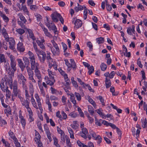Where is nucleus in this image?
<instances>
[{
  "label": "nucleus",
  "instance_id": "obj_51",
  "mask_svg": "<svg viewBox=\"0 0 147 147\" xmlns=\"http://www.w3.org/2000/svg\"><path fill=\"white\" fill-rule=\"evenodd\" d=\"M95 124L96 125H98L99 126L101 125V124L100 123V121H102V119H100L98 121L96 117H95Z\"/></svg>",
  "mask_w": 147,
  "mask_h": 147
},
{
  "label": "nucleus",
  "instance_id": "obj_21",
  "mask_svg": "<svg viewBox=\"0 0 147 147\" xmlns=\"http://www.w3.org/2000/svg\"><path fill=\"white\" fill-rule=\"evenodd\" d=\"M29 77L34 76V73L32 69L30 67L26 69Z\"/></svg>",
  "mask_w": 147,
  "mask_h": 147
},
{
  "label": "nucleus",
  "instance_id": "obj_43",
  "mask_svg": "<svg viewBox=\"0 0 147 147\" xmlns=\"http://www.w3.org/2000/svg\"><path fill=\"white\" fill-rule=\"evenodd\" d=\"M9 75V77L8 78V80H7V82L9 84H13V80L12 77L14 76V75L12 76L11 75Z\"/></svg>",
  "mask_w": 147,
  "mask_h": 147
},
{
  "label": "nucleus",
  "instance_id": "obj_4",
  "mask_svg": "<svg viewBox=\"0 0 147 147\" xmlns=\"http://www.w3.org/2000/svg\"><path fill=\"white\" fill-rule=\"evenodd\" d=\"M5 63V68L7 72L8 73V74L9 75H11L12 76H13L15 71L16 70H14L13 69H12V68H10V67L9 65L8 62H7Z\"/></svg>",
  "mask_w": 147,
  "mask_h": 147
},
{
  "label": "nucleus",
  "instance_id": "obj_34",
  "mask_svg": "<svg viewBox=\"0 0 147 147\" xmlns=\"http://www.w3.org/2000/svg\"><path fill=\"white\" fill-rule=\"evenodd\" d=\"M46 134L47 135L48 138L50 140H52L51 137V134L49 129H47L46 131Z\"/></svg>",
  "mask_w": 147,
  "mask_h": 147
},
{
  "label": "nucleus",
  "instance_id": "obj_13",
  "mask_svg": "<svg viewBox=\"0 0 147 147\" xmlns=\"http://www.w3.org/2000/svg\"><path fill=\"white\" fill-rule=\"evenodd\" d=\"M23 61L25 65V66L26 69L30 67L29 66L30 65L29 59L26 57H25L23 58Z\"/></svg>",
  "mask_w": 147,
  "mask_h": 147
},
{
  "label": "nucleus",
  "instance_id": "obj_9",
  "mask_svg": "<svg viewBox=\"0 0 147 147\" xmlns=\"http://www.w3.org/2000/svg\"><path fill=\"white\" fill-rule=\"evenodd\" d=\"M17 50L20 53L23 52L25 50V48L23 44L21 42H19L17 44Z\"/></svg>",
  "mask_w": 147,
  "mask_h": 147
},
{
  "label": "nucleus",
  "instance_id": "obj_2",
  "mask_svg": "<svg viewBox=\"0 0 147 147\" xmlns=\"http://www.w3.org/2000/svg\"><path fill=\"white\" fill-rule=\"evenodd\" d=\"M5 40L9 42V48L11 50H14L15 49V42L14 39L13 37H5Z\"/></svg>",
  "mask_w": 147,
  "mask_h": 147
},
{
  "label": "nucleus",
  "instance_id": "obj_42",
  "mask_svg": "<svg viewBox=\"0 0 147 147\" xmlns=\"http://www.w3.org/2000/svg\"><path fill=\"white\" fill-rule=\"evenodd\" d=\"M57 131L58 132L59 134H61V135L62 136L65 135L63 131L62 130H61L59 127H57Z\"/></svg>",
  "mask_w": 147,
  "mask_h": 147
},
{
  "label": "nucleus",
  "instance_id": "obj_19",
  "mask_svg": "<svg viewBox=\"0 0 147 147\" xmlns=\"http://www.w3.org/2000/svg\"><path fill=\"white\" fill-rule=\"evenodd\" d=\"M78 7H75V9L76 12H78L79 11H82L83 9H84V6H85L84 5L82 6L78 3Z\"/></svg>",
  "mask_w": 147,
  "mask_h": 147
},
{
  "label": "nucleus",
  "instance_id": "obj_59",
  "mask_svg": "<svg viewBox=\"0 0 147 147\" xmlns=\"http://www.w3.org/2000/svg\"><path fill=\"white\" fill-rule=\"evenodd\" d=\"M8 134L9 136L11 138L15 136L14 133L11 130L9 131Z\"/></svg>",
  "mask_w": 147,
  "mask_h": 147
},
{
  "label": "nucleus",
  "instance_id": "obj_55",
  "mask_svg": "<svg viewBox=\"0 0 147 147\" xmlns=\"http://www.w3.org/2000/svg\"><path fill=\"white\" fill-rule=\"evenodd\" d=\"M47 23L45 22V24L47 26V27L49 29H50V28L52 29V25L51 24L52 23H53L52 22L51 23L49 21L48 22H47Z\"/></svg>",
  "mask_w": 147,
  "mask_h": 147
},
{
  "label": "nucleus",
  "instance_id": "obj_1",
  "mask_svg": "<svg viewBox=\"0 0 147 147\" xmlns=\"http://www.w3.org/2000/svg\"><path fill=\"white\" fill-rule=\"evenodd\" d=\"M39 60L41 63H44L46 58V53L42 50H40L36 53Z\"/></svg>",
  "mask_w": 147,
  "mask_h": 147
},
{
  "label": "nucleus",
  "instance_id": "obj_37",
  "mask_svg": "<svg viewBox=\"0 0 147 147\" xmlns=\"http://www.w3.org/2000/svg\"><path fill=\"white\" fill-rule=\"evenodd\" d=\"M4 111L5 113H8L9 114H11V109L9 107L5 109Z\"/></svg>",
  "mask_w": 147,
  "mask_h": 147
},
{
  "label": "nucleus",
  "instance_id": "obj_50",
  "mask_svg": "<svg viewBox=\"0 0 147 147\" xmlns=\"http://www.w3.org/2000/svg\"><path fill=\"white\" fill-rule=\"evenodd\" d=\"M2 32L3 36L7 37L8 36L6 29L4 28H3Z\"/></svg>",
  "mask_w": 147,
  "mask_h": 147
},
{
  "label": "nucleus",
  "instance_id": "obj_38",
  "mask_svg": "<svg viewBox=\"0 0 147 147\" xmlns=\"http://www.w3.org/2000/svg\"><path fill=\"white\" fill-rule=\"evenodd\" d=\"M96 98L100 100V102L102 103V105L104 106L105 104L104 102V100L102 97L100 96H98L96 97Z\"/></svg>",
  "mask_w": 147,
  "mask_h": 147
},
{
  "label": "nucleus",
  "instance_id": "obj_40",
  "mask_svg": "<svg viewBox=\"0 0 147 147\" xmlns=\"http://www.w3.org/2000/svg\"><path fill=\"white\" fill-rule=\"evenodd\" d=\"M47 56H46V58L49 61V62L52 61H53V59L50 56V53L49 52V53L47 52Z\"/></svg>",
  "mask_w": 147,
  "mask_h": 147
},
{
  "label": "nucleus",
  "instance_id": "obj_41",
  "mask_svg": "<svg viewBox=\"0 0 147 147\" xmlns=\"http://www.w3.org/2000/svg\"><path fill=\"white\" fill-rule=\"evenodd\" d=\"M1 141L3 144L5 145V147L7 146L8 147H9V146H10V144L8 142H7L5 141L4 139L2 138V139Z\"/></svg>",
  "mask_w": 147,
  "mask_h": 147
},
{
  "label": "nucleus",
  "instance_id": "obj_39",
  "mask_svg": "<svg viewBox=\"0 0 147 147\" xmlns=\"http://www.w3.org/2000/svg\"><path fill=\"white\" fill-rule=\"evenodd\" d=\"M106 2V8L107 11H110L112 9V8L111 5L107 4V0H105Z\"/></svg>",
  "mask_w": 147,
  "mask_h": 147
},
{
  "label": "nucleus",
  "instance_id": "obj_15",
  "mask_svg": "<svg viewBox=\"0 0 147 147\" xmlns=\"http://www.w3.org/2000/svg\"><path fill=\"white\" fill-rule=\"evenodd\" d=\"M49 68L51 69L53 67L55 70H57V64L55 61L53 62L52 61L49 62Z\"/></svg>",
  "mask_w": 147,
  "mask_h": 147
},
{
  "label": "nucleus",
  "instance_id": "obj_11",
  "mask_svg": "<svg viewBox=\"0 0 147 147\" xmlns=\"http://www.w3.org/2000/svg\"><path fill=\"white\" fill-rule=\"evenodd\" d=\"M60 16V14L57 12H54L51 15L52 19L54 22H57L58 21L57 18H59Z\"/></svg>",
  "mask_w": 147,
  "mask_h": 147
},
{
  "label": "nucleus",
  "instance_id": "obj_57",
  "mask_svg": "<svg viewBox=\"0 0 147 147\" xmlns=\"http://www.w3.org/2000/svg\"><path fill=\"white\" fill-rule=\"evenodd\" d=\"M28 54L29 55L30 57V60H31L32 58H33L35 59L34 54L30 51H28Z\"/></svg>",
  "mask_w": 147,
  "mask_h": 147
},
{
  "label": "nucleus",
  "instance_id": "obj_32",
  "mask_svg": "<svg viewBox=\"0 0 147 147\" xmlns=\"http://www.w3.org/2000/svg\"><path fill=\"white\" fill-rule=\"evenodd\" d=\"M0 61L1 62L6 63V61L3 54H0Z\"/></svg>",
  "mask_w": 147,
  "mask_h": 147
},
{
  "label": "nucleus",
  "instance_id": "obj_52",
  "mask_svg": "<svg viewBox=\"0 0 147 147\" xmlns=\"http://www.w3.org/2000/svg\"><path fill=\"white\" fill-rule=\"evenodd\" d=\"M16 31L18 33L21 34H23L25 32L24 30L20 28L17 29Z\"/></svg>",
  "mask_w": 147,
  "mask_h": 147
},
{
  "label": "nucleus",
  "instance_id": "obj_12",
  "mask_svg": "<svg viewBox=\"0 0 147 147\" xmlns=\"http://www.w3.org/2000/svg\"><path fill=\"white\" fill-rule=\"evenodd\" d=\"M17 61L18 63V65L21 69L22 71H23L26 67L24 63L23 62L22 59H18Z\"/></svg>",
  "mask_w": 147,
  "mask_h": 147
},
{
  "label": "nucleus",
  "instance_id": "obj_58",
  "mask_svg": "<svg viewBox=\"0 0 147 147\" xmlns=\"http://www.w3.org/2000/svg\"><path fill=\"white\" fill-rule=\"evenodd\" d=\"M11 95V92L10 91H6V96L8 98H10Z\"/></svg>",
  "mask_w": 147,
  "mask_h": 147
},
{
  "label": "nucleus",
  "instance_id": "obj_6",
  "mask_svg": "<svg viewBox=\"0 0 147 147\" xmlns=\"http://www.w3.org/2000/svg\"><path fill=\"white\" fill-rule=\"evenodd\" d=\"M34 72L38 80V85L40 86L41 85L42 81L41 75L38 69H35L34 70Z\"/></svg>",
  "mask_w": 147,
  "mask_h": 147
},
{
  "label": "nucleus",
  "instance_id": "obj_24",
  "mask_svg": "<svg viewBox=\"0 0 147 147\" xmlns=\"http://www.w3.org/2000/svg\"><path fill=\"white\" fill-rule=\"evenodd\" d=\"M18 16H19L20 20L22 21V22L24 23H25L26 22V20L22 13H19L18 14Z\"/></svg>",
  "mask_w": 147,
  "mask_h": 147
},
{
  "label": "nucleus",
  "instance_id": "obj_7",
  "mask_svg": "<svg viewBox=\"0 0 147 147\" xmlns=\"http://www.w3.org/2000/svg\"><path fill=\"white\" fill-rule=\"evenodd\" d=\"M73 23L75 25V28L77 29L80 27L82 25V21L75 18H73Z\"/></svg>",
  "mask_w": 147,
  "mask_h": 147
},
{
  "label": "nucleus",
  "instance_id": "obj_16",
  "mask_svg": "<svg viewBox=\"0 0 147 147\" xmlns=\"http://www.w3.org/2000/svg\"><path fill=\"white\" fill-rule=\"evenodd\" d=\"M50 90L51 93L53 94H55L56 95H58L59 94L60 95H61L62 94V92L61 91L59 92L58 90L53 88L52 87H51Z\"/></svg>",
  "mask_w": 147,
  "mask_h": 147
},
{
  "label": "nucleus",
  "instance_id": "obj_31",
  "mask_svg": "<svg viewBox=\"0 0 147 147\" xmlns=\"http://www.w3.org/2000/svg\"><path fill=\"white\" fill-rule=\"evenodd\" d=\"M64 61H65L66 65L68 67V70L69 71L71 69H70V68L71 67V64L69 62V61L67 59H65Z\"/></svg>",
  "mask_w": 147,
  "mask_h": 147
},
{
  "label": "nucleus",
  "instance_id": "obj_54",
  "mask_svg": "<svg viewBox=\"0 0 147 147\" xmlns=\"http://www.w3.org/2000/svg\"><path fill=\"white\" fill-rule=\"evenodd\" d=\"M18 24L23 29L26 28L23 22H22L21 21H18Z\"/></svg>",
  "mask_w": 147,
  "mask_h": 147
},
{
  "label": "nucleus",
  "instance_id": "obj_22",
  "mask_svg": "<svg viewBox=\"0 0 147 147\" xmlns=\"http://www.w3.org/2000/svg\"><path fill=\"white\" fill-rule=\"evenodd\" d=\"M88 111L90 113V115H92L94 113V111L91 105L88 106Z\"/></svg>",
  "mask_w": 147,
  "mask_h": 147
},
{
  "label": "nucleus",
  "instance_id": "obj_30",
  "mask_svg": "<svg viewBox=\"0 0 147 147\" xmlns=\"http://www.w3.org/2000/svg\"><path fill=\"white\" fill-rule=\"evenodd\" d=\"M94 139L98 141L97 142V144L99 145H100V143L101 142L102 138L100 135H98L96 136V138H94Z\"/></svg>",
  "mask_w": 147,
  "mask_h": 147
},
{
  "label": "nucleus",
  "instance_id": "obj_46",
  "mask_svg": "<svg viewBox=\"0 0 147 147\" xmlns=\"http://www.w3.org/2000/svg\"><path fill=\"white\" fill-rule=\"evenodd\" d=\"M36 136L35 138V141L37 142V141H40V136L38 133L36 134Z\"/></svg>",
  "mask_w": 147,
  "mask_h": 147
},
{
  "label": "nucleus",
  "instance_id": "obj_56",
  "mask_svg": "<svg viewBox=\"0 0 147 147\" xmlns=\"http://www.w3.org/2000/svg\"><path fill=\"white\" fill-rule=\"evenodd\" d=\"M77 80L78 82L80 83L81 85L83 86L84 87H85L84 85L85 84L84 82H82L80 78H77Z\"/></svg>",
  "mask_w": 147,
  "mask_h": 147
},
{
  "label": "nucleus",
  "instance_id": "obj_48",
  "mask_svg": "<svg viewBox=\"0 0 147 147\" xmlns=\"http://www.w3.org/2000/svg\"><path fill=\"white\" fill-rule=\"evenodd\" d=\"M43 31L44 32V33L45 34V35L47 36H49L50 35V33L48 32V30L47 29L45 28H43Z\"/></svg>",
  "mask_w": 147,
  "mask_h": 147
},
{
  "label": "nucleus",
  "instance_id": "obj_23",
  "mask_svg": "<svg viewBox=\"0 0 147 147\" xmlns=\"http://www.w3.org/2000/svg\"><path fill=\"white\" fill-rule=\"evenodd\" d=\"M18 80H22V82L26 81V79L24 75L21 74H19L18 76Z\"/></svg>",
  "mask_w": 147,
  "mask_h": 147
},
{
  "label": "nucleus",
  "instance_id": "obj_5",
  "mask_svg": "<svg viewBox=\"0 0 147 147\" xmlns=\"http://www.w3.org/2000/svg\"><path fill=\"white\" fill-rule=\"evenodd\" d=\"M53 47L55 48V50L52 46L50 47V48L51 49V52H52L53 55H59V54L60 50L57 44L54 43V44L53 45Z\"/></svg>",
  "mask_w": 147,
  "mask_h": 147
},
{
  "label": "nucleus",
  "instance_id": "obj_14",
  "mask_svg": "<svg viewBox=\"0 0 147 147\" xmlns=\"http://www.w3.org/2000/svg\"><path fill=\"white\" fill-rule=\"evenodd\" d=\"M45 79L46 80V82L47 84L51 86H52L54 84V83L55 82V80H49V78L47 77L45 78Z\"/></svg>",
  "mask_w": 147,
  "mask_h": 147
},
{
  "label": "nucleus",
  "instance_id": "obj_28",
  "mask_svg": "<svg viewBox=\"0 0 147 147\" xmlns=\"http://www.w3.org/2000/svg\"><path fill=\"white\" fill-rule=\"evenodd\" d=\"M65 138H66V143L67 146L68 147H71V144L70 142L69 138L67 136H65Z\"/></svg>",
  "mask_w": 147,
  "mask_h": 147
},
{
  "label": "nucleus",
  "instance_id": "obj_29",
  "mask_svg": "<svg viewBox=\"0 0 147 147\" xmlns=\"http://www.w3.org/2000/svg\"><path fill=\"white\" fill-rule=\"evenodd\" d=\"M88 99L89 102L92 104L95 108H96L95 107L96 106V105L95 102L92 100V99L89 96L88 97Z\"/></svg>",
  "mask_w": 147,
  "mask_h": 147
},
{
  "label": "nucleus",
  "instance_id": "obj_45",
  "mask_svg": "<svg viewBox=\"0 0 147 147\" xmlns=\"http://www.w3.org/2000/svg\"><path fill=\"white\" fill-rule=\"evenodd\" d=\"M87 45L89 47L90 50L92 51V49L93 45L91 42L90 41L88 42L87 43Z\"/></svg>",
  "mask_w": 147,
  "mask_h": 147
},
{
  "label": "nucleus",
  "instance_id": "obj_35",
  "mask_svg": "<svg viewBox=\"0 0 147 147\" xmlns=\"http://www.w3.org/2000/svg\"><path fill=\"white\" fill-rule=\"evenodd\" d=\"M49 75V76L50 79L52 80H55L54 79V77L53 76L54 74H53V73L51 71H49L48 70Z\"/></svg>",
  "mask_w": 147,
  "mask_h": 147
},
{
  "label": "nucleus",
  "instance_id": "obj_36",
  "mask_svg": "<svg viewBox=\"0 0 147 147\" xmlns=\"http://www.w3.org/2000/svg\"><path fill=\"white\" fill-rule=\"evenodd\" d=\"M88 68L89 70L88 73L89 75H90L93 72L94 69V68L92 66H90Z\"/></svg>",
  "mask_w": 147,
  "mask_h": 147
},
{
  "label": "nucleus",
  "instance_id": "obj_61",
  "mask_svg": "<svg viewBox=\"0 0 147 147\" xmlns=\"http://www.w3.org/2000/svg\"><path fill=\"white\" fill-rule=\"evenodd\" d=\"M26 81L22 82V87L24 89L26 90L27 89V86L26 84Z\"/></svg>",
  "mask_w": 147,
  "mask_h": 147
},
{
  "label": "nucleus",
  "instance_id": "obj_8",
  "mask_svg": "<svg viewBox=\"0 0 147 147\" xmlns=\"http://www.w3.org/2000/svg\"><path fill=\"white\" fill-rule=\"evenodd\" d=\"M30 63L32 69L34 70L35 69H38L39 64L37 62L36 63L35 59L32 58L30 60Z\"/></svg>",
  "mask_w": 147,
  "mask_h": 147
},
{
  "label": "nucleus",
  "instance_id": "obj_10",
  "mask_svg": "<svg viewBox=\"0 0 147 147\" xmlns=\"http://www.w3.org/2000/svg\"><path fill=\"white\" fill-rule=\"evenodd\" d=\"M13 94L14 96H17L18 92L17 86V82L16 80L14 81L13 83Z\"/></svg>",
  "mask_w": 147,
  "mask_h": 147
},
{
  "label": "nucleus",
  "instance_id": "obj_26",
  "mask_svg": "<svg viewBox=\"0 0 147 147\" xmlns=\"http://www.w3.org/2000/svg\"><path fill=\"white\" fill-rule=\"evenodd\" d=\"M96 42L98 44L102 43L104 42V39L103 37H98L96 39Z\"/></svg>",
  "mask_w": 147,
  "mask_h": 147
},
{
  "label": "nucleus",
  "instance_id": "obj_63",
  "mask_svg": "<svg viewBox=\"0 0 147 147\" xmlns=\"http://www.w3.org/2000/svg\"><path fill=\"white\" fill-rule=\"evenodd\" d=\"M85 87H88V89L90 91L92 92H94V90L91 88V87L90 86L89 84H85Z\"/></svg>",
  "mask_w": 147,
  "mask_h": 147
},
{
  "label": "nucleus",
  "instance_id": "obj_3",
  "mask_svg": "<svg viewBox=\"0 0 147 147\" xmlns=\"http://www.w3.org/2000/svg\"><path fill=\"white\" fill-rule=\"evenodd\" d=\"M9 57L10 59V65L12 69H13L14 71L16 70V63L15 60V57L12 55L9 56Z\"/></svg>",
  "mask_w": 147,
  "mask_h": 147
},
{
  "label": "nucleus",
  "instance_id": "obj_47",
  "mask_svg": "<svg viewBox=\"0 0 147 147\" xmlns=\"http://www.w3.org/2000/svg\"><path fill=\"white\" fill-rule=\"evenodd\" d=\"M75 95L76 97L77 98V100L79 101H80L81 99V96L80 94L78 93L75 92Z\"/></svg>",
  "mask_w": 147,
  "mask_h": 147
},
{
  "label": "nucleus",
  "instance_id": "obj_64",
  "mask_svg": "<svg viewBox=\"0 0 147 147\" xmlns=\"http://www.w3.org/2000/svg\"><path fill=\"white\" fill-rule=\"evenodd\" d=\"M33 43L34 48L36 53L37 52L39 51H40V50L38 49L37 46L36 44H35L34 43V42H33Z\"/></svg>",
  "mask_w": 147,
  "mask_h": 147
},
{
  "label": "nucleus",
  "instance_id": "obj_20",
  "mask_svg": "<svg viewBox=\"0 0 147 147\" xmlns=\"http://www.w3.org/2000/svg\"><path fill=\"white\" fill-rule=\"evenodd\" d=\"M67 129L70 134V138L72 139H74V132L73 130L70 127H67Z\"/></svg>",
  "mask_w": 147,
  "mask_h": 147
},
{
  "label": "nucleus",
  "instance_id": "obj_25",
  "mask_svg": "<svg viewBox=\"0 0 147 147\" xmlns=\"http://www.w3.org/2000/svg\"><path fill=\"white\" fill-rule=\"evenodd\" d=\"M51 24L52 25V30L53 31L55 35L58 34V32L57 30V28L55 24L53 23H52Z\"/></svg>",
  "mask_w": 147,
  "mask_h": 147
},
{
  "label": "nucleus",
  "instance_id": "obj_33",
  "mask_svg": "<svg viewBox=\"0 0 147 147\" xmlns=\"http://www.w3.org/2000/svg\"><path fill=\"white\" fill-rule=\"evenodd\" d=\"M100 67L102 71H105L107 69V65L104 63H102L100 65Z\"/></svg>",
  "mask_w": 147,
  "mask_h": 147
},
{
  "label": "nucleus",
  "instance_id": "obj_27",
  "mask_svg": "<svg viewBox=\"0 0 147 147\" xmlns=\"http://www.w3.org/2000/svg\"><path fill=\"white\" fill-rule=\"evenodd\" d=\"M102 110L101 109H99L96 110V111L100 116H101L102 118H104L105 114L104 113L102 112Z\"/></svg>",
  "mask_w": 147,
  "mask_h": 147
},
{
  "label": "nucleus",
  "instance_id": "obj_44",
  "mask_svg": "<svg viewBox=\"0 0 147 147\" xmlns=\"http://www.w3.org/2000/svg\"><path fill=\"white\" fill-rule=\"evenodd\" d=\"M118 135H119V139L121 138V136L122 134L121 130L118 127L116 129Z\"/></svg>",
  "mask_w": 147,
  "mask_h": 147
},
{
  "label": "nucleus",
  "instance_id": "obj_18",
  "mask_svg": "<svg viewBox=\"0 0 147 147\" xmlns=\"http://www.w3.org/2000/svg\"><path fill=\"white\" fill-rule=\"evenodd\" d=\"M105 82L106 88H109L111 86V83L110 79H108L107 78H105Z\"/></svg>",
  "mask_w": 147,
  "mask_h": 147
},
{
  "label": "nucleus",
  "instance_id": "obj_53",
  "mask_svg": "<svg viewBox=\"0 0 147 147\" xmlns=\"http://www.w3.org/2000/svg\"><path fill=\"white\" fill-rule=\"evenodd\" d=\"M1 17H2L3 19L5 22H7L9 21V19L5 15L2 14Z\"/></svg>",
  "mask_w": 147,
  "mask_h": 147
},
{
  "label": "nucleus",
  "instance_id": "obj_62",
  "mask_svg": "<svg viewBox=\"0 0 147 147\" xmlns=\"http://www.w3.org/2000/svg\"><path fill=\"white\" fill-rule=\"evenodd\" d=\"M62 44L64 50V52L65 53L66 50L67 49V45L64 43L62 42Z\"/></svg>",
  "mask_w": 147,
  "mask_h": 147
},
{
  "label": "nucleus",
  "instance_id": "obj_17",
  "mask_svg": "<svg viewBox=\"0 0 147 147\" xmlns=\"http://www.w3.org/2000/svg\"><path fill=\"white\" fill-rule=\"evenodd\" d=\"M22 7L21 8H20V7H19V9L20 10H23L24 13H26L27 15L29 16V11H28V9L26 6L24 4H22Z\"/></svg>",
  "mask_w": 147,
  "mask_h": 147
},
{
  "label": "nucleus",
  "instance_id": "obj_60",
  "mask_svg": "<svg viewBox=\"0 0 147 147\" xmlns=\"http://www.w3.org/2000/svg\"><path fill=\"white\" fill-rule=\"evenodd\" d=\"M36 6L35 5H31L30 6V9L33 11H35L37 9Z\"/></svg>",
  "mask_w": 147,
  "mask_h": 147
},
{
  "label": "nucleus",
  "instance_id": "obj_49",
  "mask_svg": "<svg viewBox=\"0 0 147 147\" xmlns=\"http://www.w3.org/2000/svg\"><path fill=\"white\" fill-rule=\"evenodd\" d=\"M64 79L66 83L65 86H69L70 84V80L68 78V77L66 78H65Z\"/></svg>",
  "mask_w": 147,
  "mask_h": 147
}]
</instances>
